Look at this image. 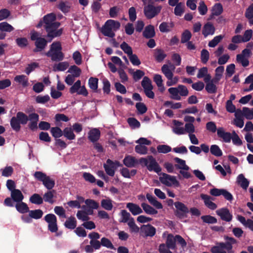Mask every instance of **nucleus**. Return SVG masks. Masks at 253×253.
I'll return each mask as SVG.
<instances>
[{
    "label": "nucleus",
    "mask_w": 253,
    "mask_h": 253,
    "mask_svg": "<svg viewBox=\"0 0 253 253\" xmlns=\"http://www.w3.org/2000/svg\"><path fill=\"white\" fill-rule=\"evenodd\" d=\"M225 242H217L215 245L213 246L211 252L212 253H234L232 249L233 245L237 244L238 242L233 237L224 236Z\"/></svg>",
    "instance_id": "1"
},
{
    "label": "nucleus",
    "mask_w": 253,
    "mask_h": 253,
    "mask_svg": "<svg viewBox=\"0 0 253 253\" xmlns=\"http://www.w3.org/2000/svg\"><path fill=\"white\" fill-rule=\"evenodd\" d=\"M62 47L59 42H53L50 46L49 50L45 55L51 58L53 61L59 62L64 58V54L62 51Z\"/></svg>",
    "instance_id": "2"
},
{
    "label": "nucleus",
    "mask_w": 253,
    "mask_h": 253,
    "mask_svg": "<svg viewBox=\"0 0 253 253\" xmlns=\"http://www.w3.org/2000/svg\"><path fill=\"white\" fill-rule=\"evenodd\" d=\"M60 26V23L56 22L43 27L47 33L46 37L50 39V42L53 38L59 37L62 35L63 29L62 28L58 29Z\"/></svg>",
    "instance_id": "3"
},
{
    "label": "nucleus",
    "mask_w": 253,
    "mask_h": 253,
    "mask_svg": "<svg viewBox=\"0 0 253 253\" xmlns=\"http://www.w3.org/2000/svg\"><path fill=\"white\" fill-rule=\"evenodd\" d=\"M34 176L37 180L42 182L43 185L48 190L52 189L55 185L54 180L42 171H36L34 174Z\"/></svg>",
    "instance_id": "4"
},
{
    "label": "nucleus",
    "mask_w": 253,
    "mask_h": 253,
    "mask_svg": "<svg viewBox=\"0 0 253 253\" xmlns=\"http://www.w3.org/2000/svg\"><path fill=\"white\" fill-rule=\"evenodd\" d=\"M176 210L174 211V215L179 219H183L187 217V213L189 212L188 207L180 202H176L174 203Z\"/></svg>",
    "instance_id": "5"
},
{
    "label": "nucleus",
    "mask_w": 253,
    "mask_h": 253,
    "mask_svg": "<svg viewBox=\"0 0 253 253\" xmlns=\"http://www.w3.org/2000/svg\"><path fill=\"white\" fill-rule=\"evenodd\" d=\"M161 6H154L152 4H149L144 7V13L148 19H151L157 15L161 11Z\"/></svg>",
    "instance_id": "6"
},
{
    "label": "nucleus",
    "mask_w": 253,
    "mask_h": 253,
    "mask_svg": "<svg viewBox=\"0 0 253 253\" xmlns=\"http://www.w3.org/2000/svg\"><path fill=\"white\" fill-rule=\"evenodd\" d=\"M44 220L48 223V230L52 233L56 232L58 230L57 217L52 213H48L44 217Z\"/></svg>",
    "instance_id": "7"
},
{
    "label": "nucleus",
    "mask_w": 253,
    "mask_h": 253,
    "mask_svg": "<svg viewBox=\"0 0 253 253\" xmlns=\"http://www.w3.org/2000/svg\"><path fill=\"white\" fill-rule=\"evenodd\" d=\"M162 176L159 178L160 181L163 184L167 186H171L172 184L178 186L179 185V182L174 176H171L168 174L163 173Z\"/></svg>",
    "instance_id": "8"
},
{
    "label": "nucleus",
    "mask_w": 253,
    "mask_h": 253,
    "mask_svg": "<svg viewBox=\"0 0 253 253\" xmlns=\"http://www.w3.org/2000/svg\"><path fill=\"white\" fill-rule=\"evenodd\" d=\"M148 158L149 161L147 167L148 170L150 171H154L157 173L161 172L162 169L156 159L151 155L148 156Z\"/></svg>",
    "instance_id": "9"
},
{
    "label": "nucleus",
    "mask_w": 253,
    "mask_h": 253,
    "mask_svg": "<svg viewBox=\"0 0 253 253\" xmlns=\"http://www.w3.org/2000/svg\"><path fill=\"white\" fill-rule=\"evenodd\" d=\"M216 214L220 217L221 220L226 222H229L232 219V214L229 210L226 208L220 209L216 211Z\"/></svg>",
    "instance_id": "10"
},
{
    "label": "nucleus",
    "mask_w": 253,
    "mask_h": 253,
    "mask_svg": "<svg viewBox=\"0 0 253 253\" xmlns=\"http://www.w3.org/2000/svg\"><path fill=\"white\" fill-rule=\"evenodd\" d=\"M30 122L28 124V127L32 131H35L38 129V122L39 116L37 113H32L29 115Z\"/></svg>",
    "instance_id": "11"
},
{
    "label": "nucleus",
    "mask_w": 253,
    "mask_h": 253,
    "mask_svg": "<svg viewBox=\"0 0 253 253\" xmlns=\"http://www.w3.org/2000/svg\"><path fill=\"white\" fill-rule=\"evenodd\" d=\"M156 228L150 224L143 225L141 227V233L146 237H153L156 234Z\"/></svg>",
    "instance_id": "12"
},
{
    "label": "nucleus",
    "mask_w": 253,
    "mask_h": 253,
    "mask_svg": "<svg viewBox=\"0 0 253 253\" xmlns=\"http://www.w3.org/2000/svg\"><path fill=\"white\" fill-rule=\"evenodd\" d=\"M215 31V28L210 22H208L205 23L202 29V34L205 38L207 37L209 35H213Z\"/></svg>",
    "instance_id": "13"
},
{
    "label": "nucleus",
    "mask_w": 253,
    "mask_h": 253,
    "mask_svg": "<svg viewBox=\"0 0 253 253\" xmlns=\"http://www.w3.org/2000/svg\"><path fill=\"white\" fill-rule=\"evenodd\" d=\"M47 41L43 38L40 37L35 41L36 48L33 50L34 52H40L43 50L47 45Z\"/></svg>",
    "instance_id": "14"
},
{
    "label": "nucleus",
    "mask_w": 253,
    "mask_h": 253,
    "mask_svg": "<svg viewBox=\"0 0 253 253\" xmlns=\"http://www.w3.org/2000/svg\"><path fill=\"white\" fill-rule=\"evenodd\" d=\"M123 163L127 168H133L138 164V161L133 156L127 155L124 159Z\"/></svg>",
    "instance_id": "15"
},
{
    "label": "nucleus",
    "mask_w": 253,
    "mask_h": 253,
    "mask_svg": "<svg viewBox=\"0 0 253 253\" xmlns=\"http://www.w3.org/2000/svg\"><path fill=\"white\" fill-rule=\"evenodd\" d=\"M217 136L222 138L226 143H229L232 138V135L230 132H225L223 127H219L217 130Z\"/></svg>",
    "instance_id": "16"
},
{
    "label": "nucleus",
    "mask_w": 253,
    "mask_h": 253,
    "mask_svg": "<svg viewBox=\"0 0 253 253\" xmlns=\"http://www.w3.org/2000/svg\"><path fill=\"white\" fill-rule=\"evenodd\" d=\"M126 207L133 215H136L143 212L142 210L137 204L133 203H128Z\"/></svg>",
    "instance_id": "17"
},
{
    "label": "nucleus",
    "mask_w": 253,
    "mask_h": 253,
    "mask_svg": "<svg viewBox=\"0 0 253 253\" xmlns=\"http://www.w3.org/2000/svg\"><path fill=\"white\" fill-rule=\"evenodd\" d=\"M88 138L92 143L97 142L100 137V131L98 128H93L88 133Z\"/></svg>",
    "instance_id": "18"
},
{
    "label": "nucleus",
    "mask_w": 253,
    "mask_h": 253,
    "mask_svg": "<svg viewBox=\"0 0 253 253\" xmlns=\"http://www.w3.org/2000/svg\"><path fill=\"white\" fill-rule=\"evenodd\" d=\"M201 199L204 200L205 205L210 209L214 210L217 208L216 205L211 201V197L206 194H202L200 196Z\"/></svg>",
    "instance_id": "19"
},
{
    "label": "nucleus",
    "mask_w": 253,
    "mask_h": 253,
    "mask_svg": "<svg viewBox=\"0 0 253 253\" xmlns=\"http://www.w3.org/2000/svg\"><path fill=\"white\" fill-rule=\"evenodd\" d=\"M154 26L152 25H149L145 27L143 32V36L146 39L152 38L155 36Z\"/></svg>",
    "instance_id": "20"
},
{
    "label": "nucleus",
    "mask_w": 253,
    "mask_h": 253,
    "mask_svg": "<svg viewBox=\"0 0 253 253\" xmlns=\"http://www.w3.org/2000/svg\"><path fill=\"white\" fill-rule=\"evenodd\" d=\"M43 22L44 23L43 27L47 25H50L56 22V16L54 13H50L47 14L43 16L42 18Z\"/></svg>",
    "instance_id": "21"
},
{
    "label": "nucleus",
    "mask_w": 253,
    "mask_h": 253,
    "mask_svg": "<svg viewBox=\"0 0 253 253\" xmlns=\"http://www.w3.org/2000/svg\"><path fill=\"white\" fill-rule=\"evenodd\" d=\"M154 57L156 61L159 63L162 62L167 57V54L164 51L161 49L157 48L154 50Z\"/></svg>",
    "instance_id": "22"
},
{
    "label": "nucleus",
    "mask_w": 253,
    "mask_h": 253,
    "mask_svg": "<svg viewBox=\"0 0 253 253\" xmlns=\"http://www.w3.org/2000/svg\"><path fill=\"white\" fill-rule=\"evenodd\" d=\"M110 24H107V21L105 23L104 25L101 29V33L105 36L109 38H113L115 37V34L113 32Z\"/></svg>",
    "instance_id": "23"
},
{
    "label": "nucleus",
    "mask_w": 253,
    "mask_h": 253,
    "mask_svg": "<svg viewBox=\"0 0 253 253\" xmlns=\"http://www.w3.org/2000/svg\"><path fill=\"white\" fill-rule=\"evenodd\" d=\"M11 197L12 199L16 203L22 201L24 196L21 191L19 189H15L11 192Z\"/></svg>",
    "instance_id": "24"
},
{
    "label": "nucleus",
    "mask_w": 253,
    "mask_h": 253,
    "mask_svg": "<svg viewBox=\"0 0 253 253\" xmlns=\"http://www.w3.org/2000/svg\"><path fill=\"white\" fill-rule=\"evenodd\" d=\"M237 181L240 186L246 190L249 186V181L246 178L243 174H240L237 177Z\"/></svg>",
    "instance_id": "25"
},
{
    "label": "nucleus",
    "mask_w": 253,
    "mask_h": 253,
    "mask_svg": "<svg viewBox=\"0 0 253 253\" xmlns=\"http://www.w3.org/2000/svg\"><path fill=\"white\" fill-rule=\"evenodd\" d=\"M16 210L21 213H25L29 212V208L26 203L22 201L17 203L15 205Z\"/></svg>",
    "instance_id": "26"
},
{
    "label": "nucleus",
    "mask_w": 253,
    "mask_h": 253,
    "mask_svg": "<svg viewBox=\"0 0 253 253\" xmlns=\"http://www.w3.org/2000/svg\"><path fill=\"white\" fill-rule=\"evenodd\" d=\"M175 242V237L171 234H169L166 243V245L167 246L168 248L172 250L175 249L176 248Z\"/></svg>",
    "instance_id": "27"
},
{
    "label": "nucleus",
    "mask_w": 253,
    "mask_h": 253,
    "mask_svg": "<svg viewBox=\"0 0 253 253\" xmlns=\"http://www.w3.org/2000/svg\"><path fill=\"white\" fill-rule=\"evenodd\" d=\"M174 160L177 163V164L175 165V167L177 169L186 170L189 169V167L186 165L185 161L177 157L174 158Z\"/></svg>",
    "instance_id": "28"
},
{
    "label": "nucleus",
    "mask_w": 253,
    "mask_h": 253,
    "mask_svg": "<svg viewBox=\"0 0 253 253\" xmlns=\"http://www.w3.org/2000/svg\"><path fill=\"white\" fill-rule=\"evenodd\" d=\"M64 226L68 229H74L77 226V220L74 217L70 216L64 223Z\"/></svg>",
    "instance_id": "29"
},
{
    "label": "nucleus",
    "mask_w": 253,
    "mask_h": 253,
    "mask_svg": "<svg viewBox=\"0 0 253 253\" xmlns=\"http://www.w3.org/2000/svg\"><path fill=\"white\" fill-rule=\"evenodd\" d=\"M153 80L159 87V90L161 92H163L165 90V87L163 85V81L162 80V76L159 74L155 75L153 78Z\"/></svg>",
    "instance_id": "30"
},
{
    "label": "nucleus",
    "mask_w": 253,
    "mask_h": 253,
    "mask_svg": "<svg viewBox=\"0 0 253 253\" xmlns=\"http://www.w3.org/2000/svg\"><path fill=\"white\" fill-rule=\"evenodd\" d=\"M10 124L11 128L15 131L18 132L21 129L20 122L19 121L16 117L11 118Z\"/></svg>",
    "instance_id": "31"
},
{
    "label": "nucleus",
    "mask_w": 253,
    "mask_h": 253,
    "mask_svg": "<svg viewBox=\"0 0 253 253\" xmlns=\"http://www.w3.org/2000/svg\"><path fill=\"white\" fill-rule=\"evenodd\" d=\"M141 206L145 212L148 214L153 215L158 213L156 210L146 203H142Z\"/></svg>",
    "instance_id": "32"
},
{
    "label": "nucleus",
    "mask_w": 253,
    "mask_h": 253,
    "mask_svg": "<svg viewBox=\"0 0 253 253\" xmlns=\"http://www.w3.org/2000/svg\"><path fill=\"white\" fill-rule=\"evenodd\" d=\"M63 135L67 139L72 140L75 139L76 136L71 127H65L63 130Z\"/></svg>",
    "instance_id": "33"
},
{
    "label": "nucleus",
    "mask_w": 253,
    "mask_h": 253,
    "mask_svg": "<svg viewBox=\"0 0 253 253\" xmlns=\"http://www.w3.org/2000/svg\"><path fill=\"white\" fill-rule=\"evenodd\" d=\"M98 79L96 78L90 77L88 80V85L90 89L95 92H98Z\"/></svg>",
    "instance_id": "34"
},
{
    "label": "nucleus",
    "mask_w": 253,
    "mask_h": 253,
    "mask_svg": "<svg viewBox=\"0 0 253 253\" xmlns=\"http://www.w3.org/2000/svg\"><path fill=\"white\" fill-rule=\"evenodd\" d=\"M68 72L71 73V75L73 76L75 78H78L80 76L82 70L78 66L76 65H72L69 68Z\"/></svg>",
    "instance_id": "35"
},
{
    "label": "nucleus",
    "mask_w": 253,
    "mask_h": 253,
    "mask_svg": "<svg viewBox=\"0 0 253 253\" xmlns=\"http://www.w3.org/2000/svg\"><path fill=\"white\" fill-rule=\"evenodd\" d=\"M14 81L22 84L23 87L28 86V79L24 75H17L14 78Z\"/></svg>",
    "instance_id": "36"
},
{
    "label": "nucleus",
    "mask_w": 253,
    "mask_h": 253,
    "mask_svg": "<svg viewBox=\"0 0 253 253\" xmlns=\"http://www.w3.org/2000/svg\"><path fill=\"white\" fill-rule=\"evenodd\" d=\"M29 201L32 204L41 205L43 203V198L39 194L35 193L30 197Z\"/></svg>",
    "instance_id": "37"
},
{
    "label": "nucleus",
    "mask_w": 253,
    "mask_h": 253,
    "mask_svg": "<svg viewBox=\"0 0 253 253\" xmlns=\"http://www.w3.org/2000/svg\"><path fill=\"white\" fill-rule=\"evenodd\" d=\"M161 70L162 73L169 80H172L173 75L167 64L163 65L162 67Z\"/></svg>",
    "instance_id": "38"
},
{
    "label": "nucleus",
    "mask_w": 253,
    "mask_h": 253,
    "mask_svg": "<svg viewBox=\"0 0 253 253\" xmlns=\"http://www.w3.org/2000/svg\"><path fill=\"white\" fill-rule=\"evenodd\" d=\"M212 16H219L223 12V7L221 3L215 4L212 7Z\"/></svg>",
    "instance_id": "39"
},
{
    "label": "nucleus",
    "mask_w": 253,
    "mask_h": 253,
    "mask_svg": "<svg viewBox=\"0 0 253 253\" xmlns=\"http://www.w3.org/2000/svg\"><path fill=\"white\" fill-rule=\"evenodd\" d=\"M16 117L22 125H26L29 120V116L22 112H17Z\"/></svg>",
    "instance_id": "40"
},
{
    "label": "nucleus",
    "mask_w": 253,
    "mask_h": 253,
    "mask_svg": "<svg viewBox=\"0 0 253 253\" xmlns=\"http://www.w3.org/2000/svg\"><path fill=\"white\" fill-rule=\"evenodd\" d=\"M29 212L30 213V216L35 219H40L43 214L42 211L40 209L29 210Z\"/></svg>",
    "instance_id": "41"
},
{
    "label": "nucleus",
    "mask_w": 253,
    "mask_h": 253,
    "mask_svg": "<svg viewBox=\"0 0 253 253\" xmlns=\"http://www.w3.org/2000/svg\"><path fill=\"white\" fill-rule=\"evenodd\" d=\"M175 6L174 10V14L178 16H181L184 12V3L180 2Z\"/></svg>",
    "instance_id": "42"
},
{
    "label": "nucleus",
    "mask_w": 253,
    "mask_h": 253,
    "mask_svg": "<svg viewBox=\"0 0 253 253\" xmlns=\"http://www.w3.org/2000/svg\"><path fill=\"white\" fill-rule=\"evenodd\" d=\"M50 131L52 136L54 137L56 139L63 135V130H62L58 126L51 127L50 128Z\"/></svg>",
    "instance_id": "43"
},
{
    "label": "nucleus",
    "mask_w": 253,
    "mask_h": 253,
    "mask_svg": "<svg viewBox=\"0 0 253 253\" xmlns=\"http://www.w3.org/2000/svg\"><path fill=\"white\" fill-rule=\"evenodd\" d=\"M101 207L106 210L111 211L113 208L112 201L110 199H102L101 201Z\"/></svg>",
    "instance_id": "44"
},
{
    "label": "nucleus",
    "mask_w": 253,
    "mask_h": 253,
    "mask_svg": "<svg viewBox=\"0 0 253 253\" xmlns=\"http://www.w3.org/2000/svg\"><path fill=\"white\" fill-rule=\"evenodd\" d=\"M211 154L216 157H221L222 156V152L219 146L217 145H212L210 148Z\"/></svg>",
    "instance_id": "45"
},
{
    "label": "nucleus",
    "mask_w": 253,
    "mask_h": 253,
    "mask_svg": "<svg viewBox=\"0 0 253 253\" xmlns=\"http://www.w3.org/2000/svg\"><path fill=\"white\" fill-rule=\"evenodd\" d=\"M14 30V28L6 22L0 23V31L5 32H11Z\"/></svg>",
    "instance_id": "46"
},
{
    "label": "nucleus",
    "mask_w": 253,
    "mask_h": 253,
    "mask_svg": "<svg viewBox=\"0 0 253 253\" xmlns=\"http://www.w3.org/2000/svg\"><path fill=\"white\" fill-rule=\"evenodd\" d=\"M69 66V64L68 62H61L56 65H55L53 68L54 71H64L67 69Z\"/></svg>",
    "instance_id": "47"
},
{
    "label": "nucleus",
    "mask_w": 253,
    "mask_h": 253,
    "mask_svg": "<svg viewBox=\"0 0 253 253\" xmlns=\"http://www.w3.org/2000/svg\"><path fill=\"white\" fill-rule=\"evenodd\" d=\"M169 92L171 95V98L176 100H181V97L178 94L179 90L177 87H170L168 89Z\"/></svg>",
    "instance_id": "48"
},
{
    "label": "nucleus",
    "mask_w": 253,
    "mask_h": 253,
    "mask_svg": "<svg viewBox=\"0 0 253 253\" xmlns=\"http://www.w3.org/2000/svg\"><path fill=\"white\" fill-rule=\"evenodd\" d=\"M192 37V34L190 31L185 30L181 34V42L182 43H186L189 42Z\"/></svg>",
    "instance_id": "49"
},
{
    "label": "nucleus",
    "mask_w": 253,
    "mask_h": 253,
    "mask_svg": "<svg viewBox=\"0 0 253 253\" xmlns=\"http://www.w3.org/2000/svg\"><path fill=\"white\" fill-rule=\"evenodd\" d=\"M101 246L105 247L108 249L116 250L111 241L106 237H103L101 239Z\"/></svg>",
    "instance_id": "50"
},
{
    "label": "nucleus",
    "mask_w": 253,
    "mask_h": 253,
    "mask_svg": "<svg viewBox=\"0 0 253 253\" xmlns=\"http://www.w3.org/2000/svg\"><path fill=\"white\" fill-rule=\"evenodd\" d=\"M67 2L61 1L57 5V8L62 12L66 13L70 11V6L67 4Z\"/></svg>",
    "instance_id": "51"
},
{
    "label": "nucleus",
    "mask_w": 253,
    "mask_h": 253,
    "mask_svg": "<svg viewBox=\"0 0 253 253\" xmlns=\"http://www.w3.org/2000/svg\"><path fill=\"white\" fill-rule=\"evenodd\" d=\"M203 221L206 223L213 224L217 222V219L210 215H203L201 216Z\"/></svg>",
    "instance_id": "52"
},
{
    "label": "nucleus",
    "mask_w": 253,
    "mask_h": 253,
    "mask_svg": "<svg viewBox=\"0 0 253 253\" xmlns=\"http://www.w3.org/2000/svg\"><path fill=\"white\" fill-rule=\"evenodd\" d=\"M15 42L17 45L20 48H25L28 44V40L26 38H18Z\"/></svg>",
    "instance_id": "53"
},
{
    "label": "nucleus",
    "mask_w": 253,
    "mask_h": 253,
    "mask_svg": "<svg viewBox=\"0 0 253 253\" xmlns=\"http://www.w3.org/2000/svg\"><path fill=\"white\" fill-rule=\"evenodd\" d=\"M205 89L209 93L211 94L215 93L217 90L216 86L211 81L206 84Z\"/></svg>",
    "instance_id": "54"
},
{
    "label": "nucleus",
    "mask_w": 253,
    "mask_h": 253,
    "mask_svg": "<svg viewBox=\"0 0 253 253\" xmlns=\"http://www.w3.org/2000/svg\"><path fill=\"white\" fill-rule=\"evenodd\" d=\"M129 126L133 128H139L140 126V122L134 118H129L127 121Z\"/></svg>",
    "instance_id": "55"
},
{
    "label": "nucleus",
    "mask_w": 253,
    "mask_h": 253,
    "mask_svg": "<svg viewBox=\"0 0 253 253\" xmlns=\"http://www.w3.org/2000/svg\"><path fill=\"white\" fill-rule=\"evenodd\" d=\"M141 85L144 90L153 87L151 83V81L148 77L146 76H145L143 78V80L141 82Z\"/></svg>",
    "instance_id": "56"
},
{
    "label": "nucleus",
    "mask_w": 253,
    "mask_h": 253,
    "mask_svg": "<svg viewBox=\"0 0 253 253\" xmlns=\"http://www.w3.org/2000/svg\"><path fill=\"white\" fill-rule=\"evenodd\" d=\"M158 152L161 153L166 154L171 151V148L167 145H159L157 147Z\"/></svg>",
    "instance_id": "57"
},
{
    "label": "nucleus",
    "mask_w": 253,
    "mask_h": 253,
    "mask_svg": "<svg viewBox=\"0 0 253 253\" xmlns=\"http://www.w3.org/2000/svg\"><path fill=\"white\" fill-rule=\"evenodd\" d=\"M1 175L4 177H9L13 173V168L11 166H7L1 169Z\"/></svg>",
    "instance_id": "58"
},
{
    "label": "nucleus",
    "mask_w": 253,
    "mask_h": 253,
    "mask_svg": "<svg viewBox=\"0 0 253 253\" xmlns=\"http://www.w3.org/2000/svg\"><path fill=\"white\" fill-rule=\"evenodd\" d=\"M39 66V63L37 62H33L29 64L25 68V72L27 75H29L32 72L34 71L36 68H38Z\"/></svg>",
    "instance_id": "59"
},
{
    "label": "nucleus",
    "mask_w": 253,
    "mask_h": 253,
    "mask_svg": "<svg viewBox=\"0 0 253 253\" xmlns=\"http://www.w3.org/2000/svg\"><path fill=\"white\" fill-rule=\"evenodd\" d=\"M54 191H48L46 192L43 197V200L46 202H48L50 204H53V201L52 200L53 198V193Z\"/></svg>",
    "instance_id": "60"
},
{
    "label": "nucleus",
    "mask_w": 253,
    "mask_h": 253,
    "mask_svg": "<svg viewBox=\"0 0 253 253\" xmlns=\"http://www.w3.org/2000/svg\"><path fill=\"white\" fill-rule=\"evenodd\" d=\"M171 26L169 27L167 22H163L159 26L160 31L162 33H168L170 31V28L173 27V24L171 23Z\"/></svg>",
    "instance_id": "61"
},
{
    "label": "nucleus",
    "mask_w": 253,
    "mask_h": 253,
    "mask_svg": "<svg viewBox=\"0 0 253 253\" xmlns=\"http://www.w3.org/2000/svg\"><path fill=\"white\" fill-rule=\"evenodd\" d=\"M135 107L139 114H143L147 111V108L143 103H136Z\"/></svg>",
    "instance_id": "62"
},
{
    "label": "nucleus",
    "mask_w": 253,
    "mask_h": 253,
    "mask_svg": "<svg viewBox=\"0 0 253 253\" xmlns=\"http://www.w3.org/2000/svg\"><path fill=\"white\" fill-rule=\"evenodd\" d=\"M120 47L124 52L127 54L128 56L130 54H132V50L131 47L125 42H123L121 44Z\"/></svg>",
    "instance_id": "63"
},
{
    "label": "nucleus",
    "mask_w": 253,
    "mask_h": 253,
    "mask_svg": "<svg viewBox=\"0 0 253 253\" xmlns=\"http://www.w3.org/2000/svg\"><path fill=\"white\" fill-rule=\"evenodd\" d=\"M223 37L222 35L215 36L214 38L209 42L208 45L211 47H215L223 39Z\"/></svg>",
    "instance_id": "64"
}]
</instances>
